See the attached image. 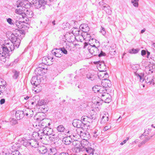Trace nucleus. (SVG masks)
Listing matches in <instances>:
<instances>
[{
    "mask_svg": "<svg viewBox=\"0 0 155 155\" xmlns=\"http://www.w3.org/2000/svg\"><path fill=\"white\" fill-rule=\"evenodd\" d=\"M57 130L61 132H63L65 130V128L64 126L62 125H60L58 126L57 128Z\"/></svg>",
    "mask_w": 155,
    "mask_h": 155,
    "instance_id": "473e14b6",
    "label": "nucleus"
},
{
    "mask_svg": "<svg viewBox=\"0 0 155 155\" xmlns=\"http://www.w3.org/2000/svg\"><path fill=\"white\" fill-rule=\"evenodd\" d=\"M12 155H21L18 150L14 151L12 153Z\"/></svg>",
    "mask_w": 155,
    "mask_h": 155,
    "instance_id": "5fc2aeb1",
    "label": "nucleus"
},
{
    "mask_svg": "<svg viewBox=\"0 0 155 155\" xmlns=\"http://www.w3.org/2000/svg\"><path fill=\"white\" fill-rule=\"evenodd\" d=\"M47 3V0H38V2L36 0V2H34L33 4L35 8L38 9L42 6H44V5Z\"/></svg>",
    "mask_w": 155,
    "mask_h": 155,
    "instance_id": "0eeeda50",
    "label": "nucleus"
},
{
    "mask_svg": "<svg viewBox=\"0 0 155 155\" xmlns=\"http://www.w3.org/2000/svg\"><path fill=\"white\" fill-rule=\"evenodd\" d=\"M98 76L100 79H101L102 78H103L104 76H105V77L107 78V77H108V74H106L105 72H102L98 73Z\"/></svg>",
    "mask_w": 155,
    "mask_h": 155,
    "instance_id": "72a5a7b5",
    "label": "nucleus"
},
{
    "mask_svg": "<svg viewBox=\"0 0 155 155\" xmlns=\"http://www.w3.org/2000/svg\"><path fill=\"white\" fill-rule=\"evenodd\" d=\"M21 8H17L15 9V12L18 14H21L23 13V11Z\"/></svg>",
    "mask_w": 155,
    "mask_h": 155,
    "instance_id": "79ce46f5",
    "label": "nucleus"
},
{
    "mask_svg": "<svg viewBox=\"0 0 155 155\" xmlns=\"http://www.w3.org/2000/svg\"><path fill=\"white\" fill-rule=\"evenodd\" d=\"M7 21L9 24L11 25L13 24V22L12 21V20L11 18H8L7 19Z\"/></svg>",
    "mask_w": 155,
    "mask_h": 155,
    "instance_id": "6e6d98bb",
    "label": "nucleus"
},
{
    "mask_svg": "<svg viewBox=\"0 0 155 155\" xmlns=\"http://www.w3.org/2000/svg\"><path fill=\"white\" fill-rule=\"evenodd\" d=\"M138 2L139 0H131V3L134 7H137L139 5Z\"/></svg>",
    "mask_w": 155,
    "mask_h": 155,
    "instance_id": "c9c22d12",
    "label": "nucleus"
},
{
    "mask_svg": "<svg viewBox=\"0 0 155 155\" xmlns=\"http://www.w3.org/2000/svg\"><path fill=\"white\" fill-rule=\"evenodd\" d=\"M25 14L26 17L29 18H31L33 15L32 11L30 9L26 10L25 13Z\"/></svg>",
    "mask_w": 155,
    "mask_h": 155,
    "instance_id": "b1692460",
    "label": "nucleus"
},
{
    "mask_svg": "<svg viewBox=\"0 0 155 155\" xmlns=\"http://www.w3.org/2000/svg\"><path fill=\"white\" fill-rule=\"evenodd\" d=\"M75 34L76 35V36H81V31L80 30H78L77 31H76L75 32Z\"/></svg>",
    "mask_w": 155,
    "mask_h": 155,
    "instance_id": "13d9d810",
    "label": "nucleus"
},
{
    "mask_svg": "<svg viewBox=\"0 0 155 155\" xmlns=\"http://www.w3.org/2000/svg\"><path fill=\"white\" fill-rule=\"evenodd\" d=\"M59 155H69L68 153L62 152L60 153Z\"/></svg>",
    "mask_w": 155,
    "mask_h": 155,
    "instance_id": "774afa93",
    "label": "nucleus"
},
{
    "mask_svg": "<svg viewBox=\"0 0 155 155\" xmlns=\"http://www.w3.org/2000/svg\"><path fill=\"white\" fill-rule=\"evenodd\" d=\"M101 32L103 35H104L106 34V32L105 31V29L102 27H101Z\"/></svg>",
    "mask_w": 155,
    "mask_h": 155,
    "instance_id": "052dcab7",
    "label": "nucleus"
},
{
    "mask_svg": "<svg viewBox=\"0 0 155 155\" xmlns=\"http://www.w3.org/2000/svg\"><path fill=\"white\" fill-rule=\"evenodd\" d=\"M6 84V82L4 80H0V86H5Z\"/></svg>",
    "mask_w": 155,
    "mask_h": 155,
    "instance_id": "603ef678",
    "label": "nucleus"
},
{
    "mask_svg": "<svg viewBox=\"0 0 155 155\" xmlns=\"http://www.w3.org/2000/svg\"><path fill=\"white\" fill-rule=\"evenodd\" d=\"M87 78L89 79L92 81L94 80L93 76L90 75V74H87Z\"/></svg>",
    "mask_w": 155,
    "mask_h": 155,
    "instance_id": "09e8293b",
    "label": "nucleus"
},
{
    "mask_svg": "<svg viewBox=\"0 0 155 155\" xmlns=\"http://www.w3.org/2000/svg\"><path fill=\"white\" fill-rule=\"evenodd\" d=\"M38 150L39 153L42 154H45L48 151L47 147L44 146L40 147L38 148Z\"/></svg>",
    "mask_w": 155,
    "mask_h": 155,
    "instance_id": "aec40b11",
    "label": "nucleus"
},
{
    "mask_svg": "<svg viewBox=\"0 0 155 155\" xmlns=\"http://www.w3.org/2000/svg\"><path fill=\"white\" fill-rule=\"evenodd\" d=\"M110 54L112 55H114L116 53V51L114 49L112 50V51H110Z\"/></svg>",
    "mask_w": 155,
    "mask_h": 155,
    "instance_id": "69168bd1",
    "label": "nucleus"
},
{
    "mask_svg": "<svg viewBox=\"0 0 155 155\" xmlns=\"http://www.w3.org/2000/svg\"><path fill=\"white\" fill-rule=\"evenodd\" d=\"M41 108L42 110L44 112H46V111H47L48 109V107L45 105H43V106H42Z\"/></svg>",
    "mask_w": 155,
    "mask_h": 155,
    "instance_id": "3c124183",
    "label": "nucleus"
},
{
    "mask_svg": "<svg viewBox=\"0 0 155 155\" xmlns=\"http://www.w3.org/2000/svg\"><path fill=\"white\" fill-rule=\"evenodd\" d=\"M12 72L13 73L12 76L13 78L14 79H17L20 74V72L17 71L15 70H13L12 71Z\"/></svg>",
    "mask_w": 155,
    "mask_h": 155,
    "instance_id": "c85d7f7f",
    "label": "nucleus"
},
{
    "mask_svg": "<svg viewBox=\"0 0 155 155\" xmlns=\"http://www.w3.org/2000/svg\"><path fill=\"white\" fill-rule=\"evenodd\" d=\"M72 144L77 148H79L81 146L80 141L76 139L72 141Z\"/></svg>",
    "mask_w": 155,
    "mask_h": 155,
    "instance_id": "4be33fe9",
    "label": "nucleus"
},
{
    "mask_svg": "<svg viewBox=\"0 0 155 155\" xmlns=\"http://www.w3.org/2000/svg\"><path fill=\"white\" fill-rule=\"evenodd\" d=\"M148 67H148V66L146 67L145 70V71L147 74H151L153 72V71H151L150 70Z\"/></svg>",
    "mask_w": 155,
    "mask_h": 155,
    "instance_id": "37998d69",
    "label": "nucleus"
},
{
    "mask_svg": "<svg viewBox=\"0 0 155 155\" xmlns=\"http://www.w3.org/2000/svg\"><path fill=\"white\" fill-rule=\"evenodd\" d=\"M93 136L95 138H98L101 134L100 130H97L93 131Z\"/></svg>",
    "mask_w": 155,
    "mask_h": 155,
    "instance_id": "393cba45",
    "label": "nucleus"
},
{
    "mask_svg": "<svg viewBox=\"0 0 155 155\" xmlns=\"http://www.w3.org/2000/svg\"><path fill=\"white\" fill-rule=\"evenodd\" d=\"M86 151L89 155H94V149L91 147H88L86 149Z\"/></svg>",
    "mask_w": 155,
    "mask_h": 155,
    "instance_id": "7c9ffc66",
    "label": "nucleus"
},
{
    "mask_svg": "<svg viewBox=\"0 0 155 155\" xmlns=\"http://www.w3.org/2000/svg\"><path fill=\"white\" fill-rule=\"evenodd\" d=\"M146 136H144V139L141 142V143L142 144H144L146 143L147 141H149L150 138L153 137V136H152L150 137H146Z\"/></svg>",
    "mask_w": 155,
    "mask_h": 155,
    "instance_id": "ea45409f",
    "label": "nucleus"
},
{
    "mask_svg": "<svg viewBox=\"0 0 155 155\" xmlns=\"http://www.w3.org/2000/svg\"><path fill=\"white\" fill-rule=\"evenodd\" d=\"M81 120L83 122H87L89 123H91L93 121L91 119L89 118L88 117L86 116H82L81 118Z\"/></svg>",
    "mask_w": 155,
    "mask_h": 155,
    "instance_id": "bb28decb",
    "label": "nucleus"
},
{
    "mask_svg": "<svg viewBox=\"0 0 155 155\" xmlns=\"http://www.w3.org/2000/svg\"><path fill=\"white\" fill-rule=\"evenodd\" d=\"M128 139L129 137H127L126 139V140H124L122 142L120 143V145H123L124 144H125V143H126V142L127 141V140H128Z\"/></svg>",
    "mask_w": 155,
    "mask_h": 155,
    "instance_id": "680f3d73",
    "label": "nucleus"
},
{
    "mask_svg": "<svg viewBox=\"0 0 155 155\" xmlns=\"http://www.w3.org/2000/svg\"><path fill=\"white\" fill-rule=\"evenodd\" d=\"M28 5L27 2L21 0H18L14 4L15 6H16L17 8L20 7L22 9L23 8H27Z\"/></svg>",
    "mask_w": 155,
    "mask_h": 155,
    "instance_id": "423d86ee",
    "label": "nucleus"
},
{
    "mask_svg": "<svg viewBox=\"0 0 155 155\" xmlns=\"http://www.w3.org/2000/svg\"><path fill=\"white\" fill-rule=\"evenodd\" d=\"M15 116L17 119L20 120L24 117V111L22 110H18L15 113Z\"/></svg>",
    "mask_w": 155,
    "mask_h": 155,
    "instance_id": "dca6fc26",
    "label": "nucleus"
},
{
    "mask_svg": "<svg viewBox=\"0 0 155 155\" xmlns=\"http://www.w3.org/2000/svg\"><path fill=\"white\" fill-rule=\"evenodd\" d=\"M73 126L78 128H82L83 125H84L86 123H83L82 120L78 119H74L73 120L72 123Z\"/></svg>",
    "mask_w": 155,
    "mask_h": 155,
    "instance_id": "6e6552de",
    "label": "nucleus"
},
{
    "mask_svg": "<svg viewBox=\"0 0 155 155\" xmlns=\"http://www.w3.org/2000/svg\"><path fill=\"white\" fill-rule=\"evenodd\" d=\"M90 119H91V120H94L95 119V117L94 115H93L92 116L91 115L90 117H89Z\"/></svg>",
    "mask_w": 155,
    "mask_h": 155,
    "instance_id": "0e129e2a",
    "label": "nucleus"
},
{
    "mask_svg": "<svg viewBox=\"0 0 155 155\" xmlns=\"http://www.w3.org/2000/svg\"><path fill=\"white\" fill-rule=\"evenodd\" d=\"M139 51V49H138L132 48L129 51V52L130 54H136Z\"/></svg>",
    "mask_w": 155,
    "mask_h": 155,
    "instance_id": "4c0bfd02",
    "label": "nucleus"
},
{
    "mask_svg": "<svg viewBox=\"0 0 155 155\" xmlns=\"http://www.w3.org/2000/svg\"><path fill=\"white\" fill-rule=\"evenodd\" d=\"M31 82L32 84L34 85L35 86V87H33L32 89V90L36 93H38L40 90V89L38 90L36 87H38V86H39V80L38 79L37 76H34L32 77Z\"/></svg>",
    "mask_w": 155,
    "mask_h": 155,
    "instance_id": "20e7f679",
    "label": "nucleus"
},
{
    "mask_svg": "<svg viewBox=\"0 0 155 155\" xmlns=\"http://www.w3.org/2000/svg\"><path fill=\"white\" fill-rule=\"evenodd\" d=\"M9 56H7V54H6L5 52L0 53V61L5 63L6 61V58Z\"/></svg>",
    "mask_w": 155,
    "mask_h": 155,
    "instance_id": "a211bd4d",
    "label": "nucleus"
},
{
    "mask_svg": "<svg viewBox=\"0 0 155 155\" xmlns=\"http://www.w3.org/2000/svg\"><path fill=\"white\" fill-rule=\"evenodd\" d=\"M108 114L106 112H103L101 115L100 117L101 118V123L102 124L106 123L109 120Z\"/></svg>",
    "mask_w": 155,
    "mask_h": 155,
    "instance_id": "9d476101",
    "label": "nucleus"
},
{
    "mask_svg": "<svg viewBox=\"0 0 155 155\" xmlns=\"http://www.w3.org/2000/svg\"><path fill=\"white\" fill-rule=\"evenodd\" d=\"M21 142L23 146L25 147H28L30 146V140H27L26 139H22Z\"/></svg>",
    "mask_w": 155,
    "mask_h": 155,
    "instance_id": "cd10ccee",
    "label": "nucleus"
},
{
    "mask_svg": "<svg viewBox=\"0 0 155 155\" xmlns=\"http://www.w3.org/2000/svg\"><path fill=\"white\" fill-rule=\"evenodd\" d=\"M48 152L50 155H54L57 152V149L55 148H51L48 150Z\"/></svg>",
    "mask_w": 155,
    "mask_h": 155,
    "instance_id": "a878e982",
    "label": "nucleus"
},
{
    "mask_svg": "<svg viewBox=\"0 0 155 155\" xmlns=\"http://www.w3.org/2000/svg\"><path fill=\"white\" fill-rule=\"evenodd\" d=\"M38 104L39 106H41L42 105H45L46 102H45V101L43 100H39V101H38Z\"/></svg>",
    "mask_w": 155,
    "mask_h": 155,
    "instance_id": "58836bf2",
    "label": "nucleus"
},
{
    "mask_svg": "<svg viewBox=\"0 0 155 155\" xmlns=\"http://www.w3.org/2000/svg\"><path fill=\"white\" fill-rule=\"evenodd\" d=\"M135 75H136L137 77H139L140 78L141 77H142V76H144V74L143 73H141L140 74H138L137 73H135Z\"/></svg>",
    "mask_w": 155,
    "mask_h": 155,
    "instance_id": "4d7b16f0",
    "label": "nucleus"
},
{
    "mask_svg": "<svg viewBox=\"0 0 155 155\" xmlns=\"http://www.w3.org/2000/svg\"><path fill=\"white\" fill-rule=\"evenodd\" d=\"M151 130V129H150L149 128L146 129L144 131V133L143 134L140 136V139H142L143 138H142L144 136H146L147 135L149 134V131H150Z\"/></svg>",
    "mask_w": 155,
    "mask_h": 155,
    "instance_id": "2f4dec72",
    "label": "nucleus"
},
{
    "mask_svg": "<svg viewBox=\"0 0 155 155\" xmlns=\"http://www.w3.org/2000/svg\"><path fill=\"white\" fill-rule=\"evenodd\" d=\"M7 90V88L5 86H0V91L2 93L6 92Z\"/></svg>",
    "mask_w": 155,
    "mask_h": 155,
    "instance_id": "c03bdc74",
    "label": "nucleus"
},
{
    "mask_svg": "<svg viewBox=\"0 0 155 155\" xmlns=\"http://www.w3.org/2000/svg\"><path fill=\"white\" fill-rule=\"evenodd\" d=\"M41 64H39L38 65V68H37V70H38L37 74L40 75H41V72L42 71V69H43V68L41 66Z\"/></svg>",
    "mask_w": 155,
    "mask_h": 155,
    "instance_id": "e433bc0d",
    "label": "nucleus"
},
{
    "mask_svg": "<svg viewBox=\"0 0 155 155\" xmlns=\"http://www.w3.org/2000/svg\"><path fill=\"white\" fill-rule=\"evenodd\" d=\"M11 122L12 125H15L18 123L17 120L13 118H11Z\"/></svg>",
    "mask_w": 155,
    "mask_h": 155,
    "instance_id": "de8ad7c7",
    "label": "nucleus"
},
{
    "mask_svg": "<svg viewBox=\"0 0 155 155\" xmlns=\"http://www.w3.org/2000/svg\"><path fill=\"white\" fill-rule=\"evenodd\" d=\"M30 146L32 147H36L38 145V141L35 140H30Z\"/></svg>",
    "mask_w": 155,
    "mask_h": 155,
    "instance_id": "5701e85b",
    "label": "nucleus"
},
{
    "mask_svg": "<svg viewBox=\"0 0 155 155\" xmlns=\"http://www.w3.org/2000/svg\"><path fill=\"white\" fill-rule=\"evenodd\" d=\"M53 58H49L47 56H45L42 58V63L46 65H50L51 64V60Z\"/></svg>",
    "mask_w": 155,
    "mask_h": 155,
    "instance_id": "ddd939ff",
    "label": "nucleus"
},
{
    "mask_svg": "<svg viewBox=\"0 0 155 155\" xmlns=\"http://www.w3.org/2000/svg\"><path fill=\"white\" fill-rule=\"evenodd\" d=\"M148 67L151 70V71H153V72L155 70L154 68L155 67V66L154 65H153L152 64H150L148 65Z\"/></svg>",
    "mask_w": 155,
    "mask_h": 155,
    "instance_id": "49530a36",
    "label": "nucleus"
},
{
    "mask_svg": "<svg viewBox=\"0 0 155 155\" xmlns=\"http://www.w3.org/2000/svg\"><path fill=\"white\" fill-rule=\"evenodd\" d=\"M99 4L101 6V8L103 10H104L107 14L109 15L111 14L112 11L110 6L109 5L102 1L99 2Z\"/></svg>",
    "mask_w": 155,
    "mask_h": 155,
    "instance_id": "39448f33",
    "label": "nucleus"
},
{
    "mask_svg": "<svg viewBox=\"0 0 155 155\" xmlns=\"http://www.w3.org/2000/svg\"><path fill=\"white\" fill-rule=\"evenodd\" d=\"M59 49L60 50H61L60 52L61 53H63L65 54H67V51L64 48H61Z\"/></svg>",
    "mask_w": 155,
    "mask_h": 155,
    "instance_id": "a18cd8bd",
    "label": "nucleus"
},
{
    "mask_svg": "<svg viewBox=\"0 0 155 155\" xmlns=\"http://www.w3.org/2000/svg\"><path fill=\"white\" fill-rule=\"evenodd\" d=\"M98 55L99 57H100L102 56H105V53L101 51L100 54H99Z\"/></svg>",
    "mask_w": 155,
    "mask_h": 155,
    "instance_id": "e2e57ef3",
    "label": "nucleus"
},
{
    "mask_svg": "<svg viewBox=\"0 0 155 155\" xmlns=\"http://www.w3.org/2000/svg\"><path fill=\"white\" fill-rule=\"evenodd\" d=\"M16 25L17 26H18V28L20 29L17 31L18 34H16V36L17 38H19L21 40V39H22L24 37L25 35V31L28 28L24 24H21L22 22L21 21H17L16 22Z\"/></svg>",
    "mask_w": 155,
    "mask_h": 155,
    "instance_id": "f03ea898",
    "label": "nucleus"
},
{
    "mask_svg": "<svg viewBox=\"0 0 155 155\" xmlns=\"http://www.w3.org/2000/svg\"><path fill=\"white\" fill-rule=\"evenodd\" d=\"M98 70L101 71H106V66L103 61H98L96 62Z\"/></svg>",
    "mask_w": 155,
    "mask_h": 155,
    "instance_id": "1a4fd4ad",
    "label": "nucleus"
},
{
    "mask_svg": "<svg viewBox=\"0 0 155 155\" xmlns=\"http://www.w3.org/2000/svg\"><path fill=\"white\" fill-rule=\"evenodd\" d=\"M131 67L132 69L135 71H134L135 72V71L137 70L138 68V65L134 64L133 65H131Z\"/></svg>",
    "mask_w": 155,
    "mask_h": 155,
    "instance_id": "8fccbe9b",
    "label": "nucleus"
},
{
    "mask_svg": "<svg viewBox=\"0 0 155 155\" xmlns=\"http://www.w3.org/2000/svg\"><path fill=\"white\" fill-rule=\"evenodd\" d=\"M100 87V86L96 85L92 87V90L94 92H98L99 91V89Z\"/></svg>",
    "mask_w": 155,
    "mask_h": 155,
    "instance_id": "a19ab883",
    "label": "nucleus"
},
{
    "mask_svg": "<svg viewBox=\"0 0 155 155\" xmlns=\"http://www.w3.org/2000/svg\"><path fill=\"white\" fill-rule=\"evenodd\" d=\"M42 71L41 72V75H43L45 74L47 71V68H43V69H42Z\"/></svg>",
    "mask_w": 155,
    "mask_h": 155,
    "instance_id": "bf43d9fd",
    "label": "nucleus"
},
{
    "mask_svg": "<svg viewBox=\"0 0 155 155\" xmlns=\"http://www.w3.org/2000/svg\"><path fill=\"white\" fill-rule=\"evenodd\" d=\"M20 146L19 143H15L12 146V149H13V150H15V151L18 150V149L19 148Z\"/></svg>",
    "mask_w": 155,
    "mask_h": 155,
    "instance_id": "f704fd0d",
    "label": "nucleus"
},
{
    "mask_svg": "<svg viewBox=\"0 0 155 155\" xmlns=\"http://www.w3.org/2000/svg\"><path fill=\"white\" fill-rule=\"evenodd\" d=\"M146 52L145 50H142L141 52V54L142 56H144L146 54Z\"/></svg>",
    "mask_w": 155,
    "mask_h": 155,
    "instance_id": "338daca9",
    "label": "nucleus"
},
{
    "mask_svg": "<svg viewBox=\"0 0 155 155\" xmlns=\"http://www.w3.org/2000/svg\"><path fill=\"white\" fill-rule=\"evenodd\" d=\"M80 27H81V29H82V31L84 32H87L89 30L90 28L87 25L85 24L81 25L80 26Z\"/></svg>",
    "mask_w": 155,
    "mask_h": 155,
    "instance_id": "412c9836",
    "label": "nucleus"
},
{
    "mask_svg": "<svg viewBox=\"0 0 155 155\" xmlns=\"http://www.w3.org/2000/svg\"><path fill=\"white\" fill-rule=\"evenodd\" d=\"M60 51L61 50H60L59 49L55 48L52 50L51 53L56 57L60 58L62 56L61 53H59V52H61Z\"/></svg>",
    "mask_w": 155,
    "mask_h": 155,
    "instance_id": "f3484780",
    "label": "nucleus"
},
{
    "mask_svg": "<svg viewBox=\"0 0 155 155\" xmlns=\"http://www.w3.org/2000/svg\"><path fill=\"white\" fill-rule=\"evenodd\" d=\"M87 48L90 53L93 55H97L99 53V51L97 48L91 47V46H89Z\"/></svg>",
    "mask_w": 155,
    "mask_h": 155,
    "instance_id": "f8f14e48",
    "label": "nucleus"
},
{
    "mask_svg": "<svg viewBox=\"0 0 155 155\" xmlns=\"http://www.w3.org/2000/svg\"><path fill=\"white\" fill-rule=\"evenodd\" d=\"M106 92L107 90L105 88L103 87L100 86V87L99 89V91L98 92L100 94H99V95H101L102 94L106 93Z\"/></svg>",
    "mask_w": 155,
    "mask_h": 155,
    "instance_id": "c756f323",
    "label": "nucleus"
},
{
    "mask_svg": "<svg viewBox=\"0 0 155 155\" xmlns=\"http://www.w3.org/2000/svg\"><path fill=\"white\" fill-rule=\"evenodd\" d=\"M63 141L65 144L69 145L72 142V139L70 136L65 137L63 139Z\"/></svg>",
    "mask_w": 155,
    "mask_h": 155,
    "instance_id": "6ab92c4d",
    "label": "nucleus"
},
{
    "mask_svg": "<svg viewBox=\"0 0 155 155\" xmlns=\"http://www.w3.org/2000/svg\"><path fill=\"white\" fill-rule=\"evenodd\" d=\"M101 84L103 87L105 88L107 87H110L112 85L110 81L105 78L102 79Z\"/></svg>",
    "mask_w": 155,
    "mask_h": 155,
    "instance_id": "4468645a",
    "label": "nucleus"
},
{
    "mask_svg": "<svg viewBox=\"0 0 155 155\" xmlns=\"http://www.w3.org/2000/svg\"><path fill=\"white\" fill-rule=\"evenodd\" d=\"M27 111H26V112L25 111V112H24V115L25 114L26 116L28 117V116L29 114H31L30 113H31L32 112V110L31 111L29 109H27Z\"/></svg>",
    "mask_w": 155,
    "mask_h": 155,
    "instance_id": "864d4df0",
    "label": "nucleus"
},
{
    "mask_svg": "<svg viewBox=\"0 0 155 155\" xmlns=\"http://www.w3.org/2000/svg\"><path fill=\"white\" fill-rule=\"evenodd\" d=\"M99 96L101 97V100L100 98L97 97H95L94 99L96 100V101L94 100L93 99L92 102L97 105H100L101 104L102 101H104L106 103H110L111 100V96L108 93L106 92L102 94L101 95H99ZM93 99L94 98H93Z\"/></svg>",
    "mask_w": 155,
    "mask_h": 155,
    "instance_id": "f257e3e1",
    "label": "nucleus"
},
{
    "mask_svg": "<svg viewBox=\"0 0 155 155\" xmlns=\"http://www.w3.org/2000/svg\"><path fill=\"white\" fill-rule=\"evenodd\" d=\"M53 129L52 128L45 126L43 130H40L38 133L36 132V133L38 135V137L37 138L38 140H42L43 138V136H44L45 135H51Z\"/></svg>",
    "mask_w": 155,
    "mask_h": 155,
    "instance_id": "7ed1b4c3",
    "label": "nucleus"
},
{
    "mask_svg": "<svg viewBox=\"0 0 155 155\" xmlns=\"http://www.w3.org/2000/svg\"><path fill=\"white\" fill-rule=\"evenodd\" d=\"M78 134H75V135H73V136L74 137H75L76 139H79V137H81L82 138H84H84L85 137V136L86 135V133H83L82 131L80 130V132L77 131Z\"/></svg>",
    "mask_w": 155,
    "mask_h": 155,
    "instance_id": "2eb2a0df",
    "label": "nucleus"
},
{
    "mask_svg": "<svg viewBox=\"0 0 155 155\" xmlns=\"http://www.w3.org/2000/svg\"><path fill=\"white\" fill-rule=\"evenodd\" d=\"M145 82L149 85H153L155 84V78L148 75L145 77Z\"/></svg>",
    "mask_w": 155,
    "mask_h": 155,
    "instance_id": "9b49d317",
    "label": "nucleus"
}]
</instances>
